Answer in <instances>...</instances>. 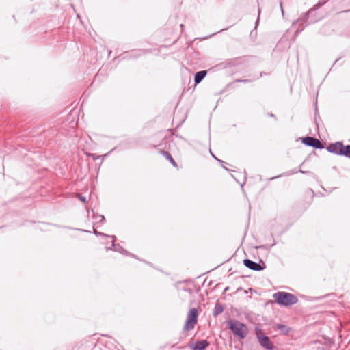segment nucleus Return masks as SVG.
<instances>
[{"instance_id": "1", "label": "nucleus", "mask_w": 350, "mask_h": 350, "mask_svg": "<svg viewBox=\"0 0 350 350\" xmlns=\"http://www.w3.org/2000/svg\"><path fill=\"white\" fill-rule=\"evenodd\" d=\"M227 325L232 334L241 339H243L248 334V329L246 325L237 320H229Z\"/></svg>"}, {"instance_id": "2", "label": "nucleus", "mask_w": 350, "mask_h": 350, "mask_svg": "<svg viewBox=\"0 0 350 350\" xmlns=\"http://www.w3.org/2000/svg\"><path fill=\"white\" fill-rule=\"evenodd\" d=\"M273 297L278 304L283 306L293 305L298 301L296 296L286 292L275 293L273 294Z\"/></svg>"}, {"instance_id": "3", "label": "nucleus", "mask_w": 350, "mask_h": 350, "mask_svg": "<svg viewBox=\"0 0 350 350\" xmlns=\"http://www.w3.org/2000/svg\"><path fill=\"white\" fill-rule=\"evenodd\" d=\"M198 321V310L196 308L191 309L187 317V320L184 325V330L185 332L190 331L193 329L194 325Z\"/></svg>"}, {"instance_id": "4", "label": "nucleus", "mask_w": 350, "mask_h": 350, "mask_svg": "<svg viewBox=\"0 0 350 350\" xmlns=\"http://www.w3.org/2000/svg\"><path fill=\"white\" fill-rule=\"evenodd\" d=\"M257 338L260 345L267 350H273V345L269 338L262 334H257Z\"/></svg>"}, {"instance_id": "5", "label": "nucleus", "mask_w": 350, "mask_h": 350, "mask_svg": "<svg viewBox=\"0 0 350 350\" xmlns=\"http://www.w3.org/2000/svg\"><path fill=\"white\" fill-rule=\"evenodd\" d=\"M302 142L309 146L316 148H321L322 144L320 141L316 138L311 137H306L302 138Z\"/></svg>"}, {"instance_id": "6", "label": "nucleus", "mask_w": 350, "mask_h": 350, "mask_svg": "<svg viewBox=\"0 0 350 350\" xmlns=\"http://www.w3.org/2000/svg\"><path fill=\"white\" fill-rule=\"evenodd\" d=\"M342 142H336L334 144H331L327 147V151L329 152H332L333 154L340 155V152L342 151Z\"/></svg>"}, {"instance_id": "7", "label": "nucleus", "mask_w": 350, "mask_h": 350, "mask_svg": "<svg viewBox=\"0 0 350 350\" xmlns=\"http://www.w3.org/2000/svg\"><path fill=\"white\" fill-rule=\"evenodd\" d=\"M209 343L205 340H199L195 343H191L189 345V347L193 350H204L208 346Z\"/></svg>"}, {"instance_id": "8", "label": "nucleus", "mask_w": 350, "mask_h": 350, "mask_svg": "<svg viewBox=\"0 0 350 350\" xmlns=\"http://www.w3.org/2000/svg\"><path fill=\"white\" fill-rule=\"evenodd\" d=\"M243 264L246 267L254 271H261L264 269V267L249 259L244 260Z\"/></svg>"}, {"instance_id": "9", "label": "nucleus", "mask_w": 350, "mask_h": 350, "mask_svg": "<svg viewBox=\"0 0 350 350\" xmlns=\"http://www.w3.org/2000/svg\"><path fill=\"white\" fill-rule=\"evenodd\" d=\"M207 72L206 70L199 71L196 73L194 77V81L196 84L200 83L206 75Z\"/></svg>"}, {"instance_id": "10", "label": "nucleus", "mask_w": 350, "mask_h": 350, "mask_svg": "<svg viewBox=\"0 0 350 350\" xmlns=\"http://www.w3.org/2000/svg\"><path fill=\"white\" fill-rule=\"evenodd\" d=\"M340 155L350 158V145L342 146Z\"/></svg>"}, {"instance_id": "11", "label": "nucleus", "mask_w": 350, "mask_h": 350, "mask_svg": "<svg viewBox=\"0 0 350 350\" xmlns=\"http://www.w3.org/2000/svg\"><path fill=\"white\" fill-rule=\"evenodd\" d=\"M111 238L113 239L112 242L114 243V241L116 240V237L115 236H111ZM111 250H113L115 251H118V252H125L124 250L122 247H121L120 245H116L114 243H113L112 248H111Z\"/></svg>"}, {"instance_id": "12", "label": "nucleus", "mask_w": 350, "mask_h": 350, "mask_svg": "<svg viewBox=\"0 0 350 350\" xmlns=\"http://www.w3.org/2000/svg\"><path fill=\"white\" fill-rule=\"evenodd\" d=\"M223 310H224L223 306L219 304H217L215 306L214 316H217L219 314L223 312Z\"/></svg>"}, {"instance_id": "13", "label": "nucleus", "mask_w": 350, "mask_h": 350, "mask_svg": "<svg viewBox=\"0 0 350 350\" xmlns=\"http://www.w3.org/2000/svg\"><path fill=\"white\" fill-rule=\"evenodd\" d=\"M277 328L285 334L288 333L289 331V329L285 325L283 324L277 325Z\"/></svg>"}, {"instance_id": "14", "label": "nucleus", "mask_w": 350, "mask_h": 350, "mask_svg": "<svg viewBox=\"0 0 350 350\" xmlns=\"http://www.w3.org/2000/svg\"><path fill=\"white\" fill-rule=\"evenodd\" d=\"M93 218L96 222H103L105 219L103 215L94 213L93 215Z\"/></svg>"}, {"instance_id": "15", "label": "nucleus", "mask_w": 350, "mask_h": 350, "mask_svg": "<svg viewBox=\"0 0 350 350\" xmlns=\"http://www.w3.org/2000/svg\"><path fill=\"white\" fill-rule=\"evenodd\" d=\"M163 154L165 156V157L171 162V163L174 165V166H176V162L174 161V160L173 159V158L172 157V156L167 152H163Z\"/></svg>"}, {"instance_id": "16", "label": "nucleus", "mask_w": 350, "mask_h": 350, "mask_svg": "<svg viewBox=\"0 0 350 350\" xmlns=\"http://www.w3.org/2000/svg\"><path fill=\"white\" fill-rule=\"evenodd\" d=\"M90 157H91L94 160H96L98 157H96L95 154H88ZM107 154H104L103 156H99V157H105Z\"/></svg>"}, {"instance_id": "17", "label": "nucleus", "mask_w": 350, "mask_h": 350, "mask_svg": "<svg viewBox=\"0 0 350 350\" xmlns=\"http://www.w3.org/2000/svg\"><path fill=\"white\" fill-rule=\"evenodd\" d=\"M78 197L81 202H86V198L85 197L82 196L81 195L78 194Z\"/></svg>"}, {"instance_id": "18", "label": "nucleus", "mask_w": 350, "mask_h": 350, "mask_svg": "<svg viewBox=\"0 0 350 350\" xmlns=\"http://www.w3.org/2000/svg\"><path fill=\"white\" fill-rule=\"evenodd\" d=\"M94 233L96 235H102V236H104V237H107V234H103V233H101V232H98V231H96L95 229H94Z\"/></svg>"}, {"instance_id": "19", "label": "nucleus", "mask_w": 350, "mask_h": 350, "mask_svg": "<svg viewBox=\"0 0 350 350\" xmlns=\"http://www.w3.org/2000/svg\"><path fill=\"white\" fill-rule=\"evenodd\" d=\"M280 8H281L282 14V15H284V11H283L282 3H280Z\"/></svg>"}, {"instance_id": "20", "label": "nucleus", "mask_w": 350, "mask_h": 350, "mask_svg": "<svg viewBox=\"0 0 350 350\" xmlns=\"http://www.w3.org/2000/svg\"><path fill=\"white\" fill-rule=\"evenodd\" d=\"M213 157L215 158L220 163H224L221 160H219L217 158H216L213 154Z\"/></svg>"}, {"instance_id": "21", "label": "nucleus", "mask_w": 350, "mask_h": 350, "mask_svg": "<svg viewBox=\"0 0 350 350\" xmlns=\"http://www.w3.org/2000/svg\"><path fill=\"white\" fill-rule=\"evenodd\" d=\"M299 172H300L301 173H306V172L302 171V170H300Z\"/></svg>"}, {"instance_id": "22", "label": "nucleus", "mask_w": 350, "mask_h": 350, "mask_svg": "<svg viewBox=\"0 0 350 350\" xmlns=\"http://www.w3.org/2000/svg\"><path fill=\"white\" fill-rule=\"evenodd\" d=\"M258 19L257 20L256 23V26L258 25Z\"/></svg>"}, {"instance_id": "23", "label": "nucleus", "mask_w": 350, "mask_h": 350, "mask_svg": "<svg viewBox=\"0 0 350 350\" xmlns=\"http://www.w3.org/2000/svg\"><path fill=\"white\" fill-rule=\"evenodd\" d=\"M299 22V21H297L296 23H294V25H295L297 23Z\"/></svg>"}]
</instances>
